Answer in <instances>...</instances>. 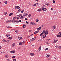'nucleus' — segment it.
<instances>
[{"label": "nucleus", "mask_w": 61, "mask_h": 61, "mask_svg": "<svg viewBox=\"0 0 61 61\" xmlns=\"http://www.w3.org/2000/svg\"><path fill=\"white\" fill-rule=\"evenodd\" d=\"M15 51L13 50L12 51H10V53H15Z\"/></svg>", "instance_id": "obj_7"}, {"label": "nucleus", "mask_w": 61, "mask_h": 61, "mask_svg": "<svg viewBox=\"0 0 61 61\" xmlns=\"http://www.w3.org/2000/svg\"><path fill=\"white\" fill-rule=\"evenodd\" d=\"M57 41H58V40H54V42H55V43H56V42H57Z\"/></svg>", "instance_id": "obj_15"}, {"label": "nucleus", "mask_w": 61, "mask_h": 61, "mask_svg": "<svg viewBox=\"0 0 61 61\" xmlns=\"http://www.w3.org/2000/svg\"><path fill=\"white\" fill-rule=\"evenodd\" d=\"M38 21H39V20L38 19H37L36 20V22H38Z\"/></svg>", "instance_id": "obj_30"}, {"label": "nucleus", "mask_w": 61, "mask_h": 61, "mask_svg": "<svg viewBox=\"0 0 61 61\" xmlns=\"http://www.w3.org/2000/svg\"><path fill=\"white\" fill-rule=\"evenodd\" d=\"M41 46L39 47V49H38L39 50V51H40V50H41Z\"/></svg>", "instance_id": "obj_8"}, {"label": "nucleus", "mask_w": 61, "mask_h": 61, "mask_svg": "<svg viewBox=\"0 0 61 61\" xmlns=\"http://www.w3.org/2000/svg\"><path fill=\"white\" fill-rule=\"evenodd\" d=\"M13 14V13H11L10 14H9V16H11V15H12Z\"/></svg>", "instance_id": "obj_14"}, {"label": "nucleus", "mask_w": 61, "mask_h": 61, "mask_svg": "<svg viewBox=\"0 0 61 61\" xmlns=\"http://www.w3.org/2000/svg\"><path fill=\"white\" fill-rule=\"evenodd\" d=\"M36 37H34L32 39H30V41H34V40H35V39H36Z\"/></svg>", "instance_id": "obj_2"}, {"label": "nucleus", "mask_w": 61, "mask_h": 61, "mask_svg": "<svg viewBox=\"0 0 61 61\" xmlns=\"http://www.w3.org/2000/svg\"><path fill=\"white\" fill-rule=\"evenodd\" d=\"M53 3H55V1L54 0H53Z\"/></svg>", "instance_id": "obj_54"}, {"label": "nucleus", "mask_w": 61, "mask_h": 61, "mask_svg": "<svg viewBox=\"0 0 61 61\" xmlns=\"http://www.w3.org/2000/svg\"><path fill=\"white\" fill-rule=\"evenodd\" d=\"M19 45H22V42L19 43Z\"/></svg>", "instance_id": "obj_24"}, {"label": "nucleus", "mask_w": 61, "mask_h": 61, "mask_svg": "<svg viewBox=\"0 0 61 61\" xmlns=\"http://www.w3.org/2000/svg\"><path fill=\"white\" fill-rule=\"evenodd\" d=\"M45 35H47V34H48V31L46 32H45Z\"/></svg>", "instance_id": "obj_26"}, {"label": "nucleus", "mask_w": 61, "mask_h": 61, "mask_svg": "<svg viewBox=\"0 0 61 61\" xmlns=\"http://www.w3.org/2000/svg\"><path fill=\"white\" fill-rule=\"evenodd\" d=\"M57 37H61V35H57Z\"/></svg>", "instance_id": "obj_5"}, {"label": "nucleus", "mask_w": 61, "mask_h": 61, "mask_svg": "<svg viewBox=\"0 0 61 61\" xmlns=\"http://www.w3.org/2000/svg\"><path fill=\"white\" fill-rule=\"evenodd\" d=\"M43 36V34H42L41 33L40 34V36Z\"/></svg>", "instance_id": "obj_44"}, {"label": "nucleus", "mask_w": 61, "mask_h": 61, "mask_svg": "<svg viewBox=\"0 0 61 61\" xmlns=\"http://www.w3.org/2000/svg\"><path fill=\"white\" fill-rule=\"evenodd\" d=\"M5 57L6 58H7V57H8V56H7V55H6Z\"/></svg>", "instance_id": "obj_56"}, {"label": "nucleus", "mask_w": 61, "mask_h": 61, "mask_svg": "<svg viewBox=\"0 0 61 61\" xmlns=\"http://www.w3.org/2000/svg\"><path fill=\"white\" fill-rule=\"evenodd\" d=\"M28 20V19L27 18H25V20Z\"/></svg>", "instance_id": "obj_50"}, {"label": "nucleus", "mask_w": 61, "mask_h": 61, "mask_svg": "<svg viewBox=\"0 0 61 61\" xmlns=\"http://www.w3.org/2000/svg\"><path fill=\"white\" fill-rule=\"evenodd\" d=\"M42 41V40L40 39L38 40V41H39V42H40V41Z\"/></svg>", "instance_id": "obj_43"}, {"label": "nucleus", "mask_w": 61, "mask_h": 61, "mask_svg": "<svg viewBox=\"0 0 61 61\" xmlns=\"http://www.w3.org/2000/svg\"><path fill=\"white\" fill-rule=\"evenodd\" d=\"M9 42H10V41L9 40L5 41V42H7V43H9Z\"/></svg>", "instance_id": "obj_20"}, {"label": "nucleus", "mask_w": 61, "mask_h": 61, "mask_svg": "<svg viewBox=\"0 0 61 61\" xmlns=\"http://www.w3.org/2000/svg\"><path fill=\"white\" fill-rule=\"evenodd\" d=\"M42 11V10H41V9H39L38 10V11L39 12H41Z\"/></svg>", "instance_id": "obj_12"}, {"label": "nucleus", "mask_w": 61, "mask_h": 61, "mask_svg": "<svg viewBox=\"0 0 61 61\" xmlns=\"http://www.w3.org/2000/svg\"><path fill=\"white\" fill-rule=\"evenodd\" d=\"M16 61V59H13V61Z\"/></svg>", "instance_id": "obj_39"}, {"label": "nucleus", "mask_w": 61, "mask_h": 61, "mask_svg": "<svg viewBox=\"0 0 61 61\" xmlns=\"http://www.w3.org/2000/svg\"><path fill=\"white\" fill-rule=\"evenodd\" d=\"M42 33H45V30H43V32H42Z\"/></svg>", "instance_id": "obj_46"}, {"label": "nucleus", "mask_w": 61, "mask_h": 61, "mask_svg": "<svg viewBox=\"0 0 61 61\" xmlns=\"http://www.w3.org/2000/svg\"><path fill=\"white\" fill-rule=\"evenodd\" d=\"M26 24H29V22H28L27 21H26Z\"/></svg>", "instance_id": "obj_42"}, {"label": "nucleus", "mask_w": 61, "mask_h": 61, "mask_svg": "<svg viewBox=\"0 0 61 61\" xmlns=\"http://www.w3.org/2000/svg\"><path fill=\"white\" fill-rule=\"evenodd\" d=\"M30 55L31 56H33L35 55V54L34 53H30Z\"/></svg>", "instance_id": "obj_4"}, {"label": "nucleus", "mask_w": 61, "mask_h": 61, "mask_svg": "<svg viewBox=\"0 0 61 61\" xmlns=\"http://www.w3.org/2000/svg\"><path fill=\"white\" fill-rule=\"evenodd\" d=\"M19 19V17H17V18H16V19L17 20H18Z\"/></svg>", "instance_id": "obj_40"}, {"label": "nucleus", "mask_w": 61, "mask_h": 61, "mask_svg": "<svg viewBox=\"0 0 61 61\" xmlns=\"http://www.w3.org/2000/svg\"><path fill=\"white\" fill-rule=\"evenodd\" d=\"M6 36L7 37H8V36H10V35H9V34H7L6 35Z\"/></svg>", "instance_id": "obj_21"}, {"label": "nucleus", "mask_w": 61, "mask_h": 61, "mask_svg": "<svg viewBox=\"0 0 61 61\" xmlns=\"http://www.w3.org/2000/svg\"><path fill=\"white\" fill-rule=\"evenodd\" d=\"M6 27H7V28H11V27H9V26L8 27H7V26H6Z\"/></svg>", "instance_id": "obj_17"}, {"label": "nucleus", "mask_w": 61, "mask_h": 61, "mask_svg": "<svg viewBox=\"0 0 61 61\" xmlns=\"http://www.w3.org/2000/svg\"><path fill=\"white\" fill-rule=\"evenodd\" d=\"M37 31H39V30H39V29H38V28H37Z\"/></svg>", "instance_id": "obj_61"}, {"label": "nucleus", "mask_w": 61, "mask_h": 61, "mask_svg": "<svg viewBox=\"0 0 61 61\" xmlns=\"http://www.w3.org/2000/svg\"><path fill=\"white\" fill-rule=\"evenodd\" d=\"M48 48H46L45 49V50L46 51V50H48Z\"/></svg>", "instance_id": "obj_53"}, {"label": "nucleus", "mask_w": 61, "mask_h": 61, "mask_svg": "<svg viewBox=\"0 0 61 61\" xmlns=\"http://www.w3.org/2000/svg\"><path fill=\"white\" fill-rule=\"evenodd\" d=\"M46 5H49V4H47Z\"/></svg>", "instance_id": "obj_60"}, {"label": "nucleus", "mask_w": 61, "mask_h": 61, "mask_svg": "<svg viewBox=\"0 0 61 61\" xmlns=\"http://www.w3.org/2000/svg\"><path fill=\"white\" fill-rule=\"evenodd\" d=\"M10 22L11 23V22H13V20H8V21H7L6 22V23H8V22Z\"/></svg>", "instance_id": "obj_1"}, {"label": "nucleus", "mask_w": 61, "mask_h": 61, "mask_svg": "<svg viewBox=\"0 0 61 61\" xmlns=\"http://www.w3.org/2000/svg\"><path fill=\"white\" fill-rule=\"evenodd\" d=\"M23 28H25L26 27V25H23V26H22Z\"/></svg>", "instance_id": "obj_19"}, {"label": "nucleus", "mask_w": 61, "mask_h": 61, "mask_svg": "<svg viewBox=\"0 0 61 61\" xmlns=\"http://www.w3.org/2000/svg\"><path fill=\"white\" fill-rule=\"evenodd\" d=\"M59 48H60V49H61V46H59Z\"/></svg>", "instance_id": "obj_63"}, {"label": "nucleus", "mask_w": 61, "mask_h": 61, "mask_svg": "<svg viewBox=\"0 0 61 61\" xmlns=\"http://www.w3.org/2000/svg\"><path fill=\"white\" fill-rule=\"evenodd\" d=\"M33 6H36V4H35L33 5Z\"/></svg>", "instance_id": "obj_38"}, {"label": "nucleus", "mask_w": 61, "mask_h": 61, "mask_svg": "<svg viewBox=\"0 0 61 61\" xmlns=\"http://www.w3.org/2000/svg\"><path fill=\"white\" fill-rule=\"evenodd\" d=\"M15 46V43H14L13 44H12V46Z\"/></svg>", "instance_id": "obj_31"}, {"label": "nucleus", "mask_w": 61, "mask_h": 61, "mask_svg": "<svg viewBox=\"0 0 61 61\" xmlns=\"http://www.w3.org/2000/svg\"><path fill=\"white\" fill-rule=\"evenodd\" d=\"M17 9H19V8H20V7L19 6H17Z\"/></svg>", "instance_id": "obj_27"}, {"label": "nucleus", "mask_w": 61, "mask_h": 61, "mask_svg": "<svg viewBox=\"0 0 61 61\" xmlns=\"http://www.w3.org/2000/svg\"><path fill=\"white\" fill-rule=\"evenodd\" d=\"M39 30H41V27H40L39 28Z\"/></svg>", "instance_id": "obj_52"}, {"label": "nucleus", "mask_w": 61, "mask_h": 61, "mask_svg": "<svg viewBox=\"0 0 61 61\" xmlns=\"http://www.w3.org/2000/svg\"><path fill=\"white\" fill-rule=\"evenodd\" d=\"M18 38H19V39L20 40L21 39H22V38H23L21 37H18Z\"/></svg>", "instance_id": "obj_18"}, {"label": "nucleus", "mask_w": 61, "mask_h": 61, "mask_svg": "<svg viewBox=\"0 0 61 61\" xmlns=\"http://www.w3.org/2000/svg\"><path fill=\"white\" fill-rule=\"evenodd\" d=\"M15 56H14L12 57V58H15Z\"/></svg>", "instance_id": "obj_34"}, {"label": "nucleus", "mask_w": 61, "mask_h": 61, "mask_svg": "<svg viewBox=\"0 0 61 61\" xmlns=\"http://www.w3.org/2000/svg\"><path fill=\"white\" fill-rule=\"evenodd\" d=\"M25 12L24 10H23L21 11V13H23V12Z\"/></svg>", "instance_id": "obj_41"}, {"label": "nucleus", "mask_w": 61, "mask_h": 61, "mask_svg": "<svg viewBox=\"0 0 61 61\" xmlns=\"http://www.w3.org/2000/svg\"><path fill=\"white\" fill-rule=\"evenodd\" d=\"M18 12H20L21 11V9H19L18 11Z\"/></svg>", "instance_id": "obj_37"}, {"label": "nucleus", "mask_w": 61, "mask_h": 61, "mask_svg": "<svg viewBox=\"0 0 61 61\" xmlns=\"http://www.w3.org/2000/svg\"><path fill=\"white\" fill-rule=\"evenodd\" d=\"M43 38H45L46 37V35H43Z\"/></svg>", "instance_id": "obj_10"}, {"label": "nucleus", "mask_w": 61, "mask_h": 61, "mask_svg": "<svg viewBox=\"0 0 61 61\" xmlns=\"http://www.w3.org/2000/svg\"><path fill=\"white\" fill-rule=\"evenodd\" d=\"M19 15V17H20L21 16H22V15H21V14H20L19 15Z\"/></svg>", "instance_id": "obj_28"}, {"label": "nucleus", "mask_w": 61, "mask_h": 61, "mask_svg": "<svg viewBox=\"0 0 61 61\" xmlns=\"http://www.w3.org/2000/svg\"><path fill=\"white\" fill-rule=\"evenodd\" d=\"M33 23V22H30V24H31L32 25Z\"/></svg>", "instance_id": "obj_64"}, {"label": "nucleus", "mask_w": 61, "mask_h": 61, "mask_svg": "<svg viewBox=\"0 0 61 61\" xmlns=\"http://www.w3.org/2000/svg\"><path fill=\"white\" fill-rule=\"evenodd\" d=\"M3 41V42H5V40L3 39L2 40Z\"/></svg>", "instance_id": "obj_45"}, {"label": "nucleus", "mask_w": 61, "mask_h": 61, "mask_svg": "<svg viewBox=\"0 0 61 61\" xmlns=\"http://www.w3.org/2000/svg\"><path fill=\"white\" fill-rule=\"evenodd\" d=\"M16 21V20H13V23H15V24H18V22H17V21H16L15 22V21Z\"/></svg>", "instance_id": "obj_3"}, {"label": "nucleus", "mask_w": 61, "mask_h": 61, "mask_svg": "<svg viewBox=\"0 0 61 61\" xmlns=\"http://www.w3.org/2000/svg\"><path fill=\"white\" fill-rule=\"evenodd\" d=\"M25 42L23 41L22 42V44H25Z\"/></svg>", "instance_id": "obj_47"}, {"label": "nucleus", "mask_w": 61, "mask_h": 61, "mask_svg": "<svg viewBox=\"0 0 61 61\" xmlns=\"http://www.w3.org/2000/svg\"><path fill=\"white\" fill-rule=\"evenodd\" d=\"M20 18V19H23L24 18V17H23V16H21Z\"/></svg>", "instance_id": "obj_16"}, {"label": "nucleus", "mask_w": 61, "mask_h": 61, "mask_svg": "<svg viewBox=\"0 0 61 61\" xmlns=\"http://www.w3.org/2000/svg\"><path fill=\"white\" fill-rule=\"evenodd\" d=\"M41 34H42V35H44V34H45V33H44H44L42 32V33Z\"/></svg>", "instance_id": "obj_62"}, {"label": "nucleus", "mask_w": 61, "mask_h": 61, "mask_svg": "<svg viewBox=\"0 0 61 61\" xmlns=\"http://www.w3.org/2000/svg\"><path fill=\"white\" fill-rule=\"evenodd\" d=\"M53 8H51V10H53Z\"/></svg>", "instance_id": "obj_58"}, {"label": "nucleus", "mask_w": 61, "mask_h": 61, "mask_svg": "<svg viewBox=\"0 0 61 61\" xmlns=\"http://www.w3.org/2000/svg\"><path fill=\"white\" fill-rule=\"evenodd\" d=\"M16 18V16H15L13 18V20H15Z\"/></svg>", "instance_id": "obj_22"}, {"label": "nucleus", "mask_w": 61, "mask_h": 61, "mask_svg": "<svg viewBox=\"0 0 61 61\" xmlns=\"http://www.w3.org/2000/svg\"><path fill=\"white\" fill-rule=\"evenodd\" d=\"M50 40V39H48L47 40H46L47 41H49V40Z\"/></svg>", "instance_id": "obj_49"}, {"label": "nucleus", "mask_w": 61, "mask_h": 61, "mask_svg": "<svg viewBox=\"0 0 61 61\" xmlns=\"http://www.w3.org/2000/svg\"><path fill=\"white\" fill-rule=\"evenodd\" d=\"M44 8H43V7H42V10H43V11H44Z\"/></svg>", "instance_id": "obj_35"}, {"label": "nucleus", "mask_w": 61, "mask_h": 61, "mask_svg": "<svg viewBox=\"0 0 61 61\" xmlns=\"http://www.w3.org/2000/svg\"><path fill=\"white\" fill-rule=\"evenodd\" d=\"M49 56H50V55H47L46 56L47 57H49Z\"/></svg>", "instance_id": "obj_48"}, {"label": "nucleus", "mask_w": 61, "mask_h": 61, "mask_svg": "<svg viewBox=\"0 0 61 61\" xmlns=\"http://www.w3.org/2000/svg\"><path fill=\"white\" fill-rule=\"evenodd\" d=\"M1 53H2V54H4V53H5V52H4L3 51L2 52H1Z\"/></svg>", "instance_id": "obj_55"}, {"label": "nucleus", "mask_w": 61, "mask_h": 61, "mask_svg": "<svg viewBox=\"0 0 61 61\" xmlns=\"http://www.w3.org/2000/svg\"><path fill=\"white\" fill-rule=\"evenodd\" d=\"M17 6H16L15 7V9H16V8H17Z\"/></svg>", "instance_id": "obj_51"}, {"label": "nucleus", "mask_w": 61, "mask_h": 61, "mask_svg": "<svg viewBox=\"0 0 61 61\" xmlns=\"http://www.w3.org/2000/svg\"><path fill=\"white\" fill-rule=\"evenodd\" d=\"M27 15H28L27 14L25 13L23 14V16H27Z\"/></svg>", "instance_id": "obj_11"}, {"label": "nucleus", "mask_w": 61, "mask_h": 61, "mask_svg": "<svg viewBox=\"0 0 61 61\" xmlns=\"http://www.w3.org/2000/svg\"><path fill=\"white\" fill-rule=\"evenodd\" d=\"M29 17H30L31 16V14H29L28 15Z\"/></svg>", "instance_id": "obj_57"}, {"label": "nucleus", "mask_w": 61, "mask_h": 61, "mask_svg": "<svg viewBox=\"0 0 61 61\" xmlns=\"http://www.w3.org/2000/svg\"><path fill=\"white\" fill-rule=\"evenodd\" d=\"M38 32H39V31H36L35 32H34V34H37V33H38Z\"/></svg>", "instance_id": "obj_13"}, {"label": "nucleus", "mask_w": 61, "mask_h": 61, "mask_svg": "<svg viewBox=\"0 0 61 61\" xmlns=\"http://www.w3.org/2000/svg\"><path fill=\"white\" fill-rule=\"evenodd\" d=\"M45 26V25H41V27H43V26Z\"/></svg>", "instance_id": "obj_36"}, {"label": "nucleus", "mask_w": 61, "mask_h": 61, "mask_svg": "<svg viewBox=\"0 0 61 61\" xmlns=\"http://www.w3.org/2000/svg\"><path fill=\"white\" fill-rule=\"evenodd\" d=\"M4 3H5V4H7V1H5L4 2Z\"/></svg>", "instance_id": "obj_32"}, {"label": "nucleus", "mask_w": 61, "mask_h": 61, "mask_svg": "<svg viewBox=\"0 0 61 61\" xmlns=\"http://www.w3.org/2000/svg\"><path fill=\"white\" fill-rule=\"evenodd\" d=\"M59 35H61V32H60L58 33Z\"/></svg>", "instance_id": "obj_29"}, {"label": "nucleus", "mask_w": 61, "mask_h": 61, "mask_svg": "<svg viewBox=\"0 0 61 61\" xmlns=\"http://www.w3.org/2000/svg\"><path fill=\"white\" fill-rule=\"evenodd\" d=\"M32 25H36V24L34 22H33Z\"/></svg>", "instance_id": "obj_23"}, {"label": "nucleus", "mask_w": 61, "mask_h": 61, "mask_svg": "<svg viewBox=\"0 0 61 61\" xmlns=\"http://www.w3.org/2000/svg\"><path fill=\"white\" fill-rule=\"evenodd\" d=\"M22 22V20H20L19 21L18 20L17 21H14V22Z\"/></svg>", "instance_id": "obj_6"}, {"label": "nucleus", "mask_w": 61, "mask_h": 61, "mask_svg": "<svg viewBox=\"0 0 61 61\" xmlns=\"http://www.w3.org/2000/svg\"><path fill=\"white\" fill-rule=\"evenodd\" d=\"M44 11H46L47 10V9H46V8H44Z\"/></svg>", "instance_id": "obj_25"}, {"label": "nucleus", "mask_w": 61, "mask_h": 61, "mask_svg": "<svg viewBox=\"0 0 61 61\" xmlns=\"http://www.w3.org/2000/svg\"><path fill=\"white\" fill-rule=\"evenodd\" d=\"M7 14V12H4V15H6V14Z\"/></svg>", "instance_id": "obj_33"}, {"label": "nucleus", "mask_w": 61, "mask_h": 61, "mask_svg": "<svg viewBox=\"0 0 61 61\" xmlns=\"http://www.w3.org/2000/svg\"><path fill=\"white\" fill-rule=\"evenodd\" d=\"M46 44H49V43H48V42H46Z\"/></svg>", "instance_id": "obj_59"}, {"label": "nucleus", "mask_w": 61, "mask_h": 61, "mask_svg": "<svg viewBox=\"0 0 61 61\" xmlns=\"http://www.w3.org/2000/svg\"><path fill=\"white\" fill-rule=\"evenodd\" d=\"M8 39H10V40H11V39H12V37H10L8 38Z\"/></svg>", "instance_id": "obj_9"}]
</instances>
